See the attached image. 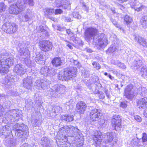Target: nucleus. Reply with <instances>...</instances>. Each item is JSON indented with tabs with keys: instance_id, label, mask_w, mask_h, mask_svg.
<instances>
[{
	"instance_id": "obj_1",
	"label": "nucleus",
	"mask_w": 147,
	"mask_h": 147,
	"mask_svg": "<svg viewBox=\"0 0 147 147\" xmlns=\"http://www.w3.org/2000/svg\"><path fill=\"white\" fill-rule=\"evenodd\" d=\"M85 39L88 42L91 41L93 39V43L96 46L104 47L108 43V41L105 34H97V30L94 28H88L85 32Z\"/></svg>"
},
{
	"instance_id": "obj_2",
	"label": "nucleus",
	"mask_w": 147,
	"mask_h": 147,
	"mask_svg": "<svg viewBox=\"0 0 147 147\" xmlns=\"http://www.w3.org/2000/svg\"><path fill=\"white\" fill-rule=\"evenodd\" d=\"M25 44L24 43H20L17 49L19 52V54L22 56H25L26 57L24 58V62L27 66L29 67H32L33 64L31 62L29 55L30 53L29 51L25 48Z\"/></svg>"
},
{
	"instance_id": "obj_3",
	"label": "nucleus",
	"mask_w": 147,
	"mask_h": 147,
	"mask_svg": "<svg viewBox=\"0 0 147 147\" xmlns=\"http://www.w3.org/2000/svg\"><path fill=\"white\" fill-rule=\"evenodd\" d=\"M16 135L21 138H26L29 134L27 126L23 124L16 123L13 126Z\"/></svg>"
},
{
	"instance_id": "obj_4",
	"label": "nucleus",
	"mask_w": 147,
	"mask_h": 147,
	"mask_svg": "<svg viewBox=\"0 0 147 147\" xmlns=\"http://www.w3.org/2000/svg\"><path fill=\"white\" fill-rule=\"evenodd\" d=\"M14 59L9 57L6 59H3L0 60V73L6 74L8 71V68L14 64Z\"/></svg>"
},
{
	"instance_id": "obj_5",
	"label": "nucleus",
	"mask_w": 147,
	"mask_h": 147,
	"mask_svg": "<svg viewBox=\"0 0 147 147\" xmlns=\"http://www.w3.org/2000/svg\"><path fill=\"white\" fill-rule=\"evenodd\" d=\"M23 4L21 1H18L16 4L11 5L9 8V13L14 15L18 14L25 9L26 6Z\"/></svg>"
},
{
	"instance_id": "obj_6",
	"label": "nucleus",
	"mask_w": 147,
	"mask_h": 147,
	"mask_svg": "<svg viewBox=\"0 0 147 147\" xmlns=\"http://www.w3.org/2000/svg\"><path fill=\"white\" fill-rule=\"evenodd\" d=\"M18 26L13 22H7L2 26V30L6 33L13 34L17 30Z\"/></svg>"
},
{
	"instance_id": "obj_7",
	"label": "nucleus",
	"mask_w": 147,
	"mask_h": 147,
	"mask_svg": "<svg viewBox=\"0 0 147 147\" xmlns=\"http://www.w3.org/2000/svg\"><path fill=\"white\" fill-rule=\"evenodd\" d=\"M65 87L61 84L55 85L50 91H51L50 94L52 97L57 98L59 97V94L63 93L65 90Z\"/></svg>"
},
{
	"instance_id": "obj_8",
	"label": "nucleus",
	"mask_w": 147,
	"mask_h": 147,
	"mask_svg": "<svg viewBox=\"0 0 147 147\" xmlns=\"http://www.w3.org/2000/svg\"><path fill=\"white\" fill-rule=\"evenodd\" d=\"M50 84V81L46 79L41 80H37L35 82L34 86L37 89L45 90L49 87Z\"/></svg>"
},
{
	"instance_id": "obj_9",
	"label": "nucleus",
	"mask_w": 147,
	"mask_h": 147,
	"mask_svg": "<svg viewBox=\"0 0 147 147\" xmlns=\"http://www.w3.org/2000/svg\"><path fill=\"white\" fill-rule=\"evenodd\" d=\"M64 76L67 80L72 79L76 77L77 71L76 68L74 67H69L65 69Z\"/></svg>"
},
{
	"instance_id": "obj_10",
	"label": "nucleus",
	"mask_w": 147,
	"mask_h": 147,
	"mask_svg": "<svg viewBox=\"0 0 147 147\" xmlns=\"http://www.w3.org/2000/svg\"><path fill=\"white\" fill-rule=\"evenodd\" d=\"M62 128L67 133L68 136L75 137L79 134L80 130L77 127L70 125L65 126Z\"/></svg>"
},
{
	"instance_id": "obj_11",
	"label": "nucleus",
	"mask_w": 147,
	"mask_h": 147,
	"mask_svg": "<svg viewBox=\"0 0 147 147\" xmlns=\"http://www.w3.org/2000/svg\"><path fill=\"white\" fill-rule=\"evenodd\" d=\"M40 72L44 76H53L56 73L55 69L51 67L44 66L40 70Z\"/></svg>"
},
{
	"instance_id": "obj_12",
	"label": "nucleus",
	"mask_w": 147,
	"mask_h": 147,
	"mask_svg": "<svg viewBox=\"0 0 147 147\" xmlns=\"http://www.w3.org/2000/svg\"><path fill=\"white\" fill-rule=\"evenodd\" d=\"M33 13L32 11L29 9H28L26 11L21 14L18 18L20 21L23 22H27L32 19Z\"/></svg>"
},
{
	"instance_id": "obj_13",
	"label": "nucleus",
	"mask_w": 147,
	"mask_h": 147,
	"mask_svg": "<svg viewBox=\"0 0 147 147\" xmlns=\"http://www.w3.org/2000/svg\"><path fill=\"white\" fill-rule=\"evenodd\" d=\"M39 46L41 50L45 52L51 50L53 47L52 42L48 40L41 41Z\"/></svg>"
},
{
	"instance_id": "obj_14",
	"label": "nucleus",
	"mask_w": 147,
	"mask_h": 147,
	"mask_svg": "<svg viewBox=\"0 0 147 147\" xmlns=\"http://www.w3.org/2000/svg\"><path fill=\"white\" fill-rule=\"evenodd\" d=\"M101 115L99 110L96 109L92 110L90 112V119L93 121H98L100 119Z\"/></svg>"
},
{
	"instance_id": "obj_15",
	"label": "nucleus",
	"mask_w": 147,
	"mask_h": 147,
	"mask_svg": "<svg viewBox=\"0 0 147 147\" xmlns=\"http://www.w3.org/2000/svg\"><path fill=\"white\" fill-rule=\"evenodd\" d=\"M33 78L30 76H28L24 79L23 86L24 88L28 90H31L32 87Z\"/></svg>"
},
{
	"instance_id": "obj_16",
	"label": "nucleus",
	"mask_w": 147,
	"mask_h": 147,
	"mask_svg": "<svg viewBox=\"0 0 147 147\" xmlns=\"http://www.w3.org/2000/svg\"><path fill=\"white\" fill-rule=\"evenodd\" d=\"M121 121L120 117L118 115H115L113 117L111 121L112 124L116 130V128L118 129L121 127Z\"/></svg>"
},
{
	"instance_id": "obj_17",
	"label": "nucleus",
	"mask_w": 147,
	"mask_h": 147,
	"mask_svg": "<svg viewBox=\"0 0 147 147\" xmlns=\"http://www.w3.org/2000/svg\"><path fill=\"white\" fill-rule=\"evenodd\" d=\"M124 96L129 99L131 100L134 97L135 93L131 86H127L125 91Z\"/></svg>"
},
{
	"instance_id": "obj_18",
	"label": "nucleus",
	"mask_w": 147,
	"mask_h": 147,
	"mask_svg": "<svg viewBox=\"0 0 147 147\" xmlns=\"http://www.w3.org/2000/svg\"><path fill=\"white\" fill-rule=\"evenodd\" d=\"M87 105L85 102L80 101L76 105V110L77 112L81 114H83L86 110Z\"/></svg>"
},
{
	"instance_id": "obj_19",
	"label": "nucleus",
	"mask_w": 147,
	"mask_h": 147,
	"mask_svg": "<svg viewBox=\"0 0 147 147\" xmlns=\"http://www.w3.org/2000/svg\"><path fill=\"white\" fill-rule=\"evenodd\" d=\"M144 60L138 58L136 59L131 64V68L136 70L140 68L144 63Z\"/></svg>"
},
{
	"instance_id": "obj_20",
	"label": "nucleus",
	"mask_w": 147,
	"mask_h": 147,
	"mask_svg": "<svg viewBox=\"0 0 147 147\" xmlns=\"http://www.w3.org/2000/svg\"><path fill=\"white\" fill-rule=\"evenodd\" d=\"M14 69L17 74L19 75L24 74L26 72V69H24L22 64H18L14 67Z\"/></svg>"
},
{
	"instance_id": "obj_21",
	"label": "nucleus",
	"mask_w": 147,
	"mask_h": 147,
	"mask_svg": "<svg viewBox=\"0 0 147 147\" xmlns=\"http://www.w3.org/2000/svg\"><path fill=\"white\" fill-rule=\"evenodd\" d=\"M137 106L140 109H145L147 107V98L144 97L138 101Z\"/></svg>"
},
{
	"instance_id": "obj_22",
	"label": "nucleus",
	"mask_w": 147,
	"mask_h": 147,
	"mask_svg": "<svg viewBox=\"0 0 147 147\" xmlns=\"http://www.w3.org/2000/svg\"><path fill=\"white\" fill-rule=\"evenodd\" d=\"M50 142L47 137H45L41 138L40 143L42 147H51Z\"/></svg>"
},
{
	"instance_id": "obj_23",
	"label": "nucleus",
	"mask_w": 147,
	"mask_h": 147,
	"mask_svg": "<svg viewBox=\"0 0 147 147\" xmlns=\"http://www.w3.org/2000/svg\"><path fill=\"white\" fill-rule=\"evenodd\" d=\"M52 63L53 66L55 67H57L62 65L63 60L60 57H55L52 60Z\"/></svg>"
},
{
	"instance_id": "obj_24",
	"label": "nucleus",
	"mask_w": 147,
	"mask_h": 147,
	"mask_svg": "<svg viewBox=\"0 0 147 147\" xmlns=\"http://www.w3.org/2000/svg\"><path fill=\"white\" fill-rule=\"evenodd\" d=\"M102 133L100 131H97V134L94 135V140L97 145H99L102 142Z\"/></svg>"
},
{
	"instance_id": "obj_25",
	"label": "nucleus",
	"mask_w": 147,
	"mask_h": 147,
	"mask_svg": "<svg viewBox=\"0 0 147 147\" xmlns=\"http://www.w3.org/2000/svg\"><path fill=\"white\" fill-rule=\"evenodd\" d=\"M136 41L140 45L144 47L147 46V42L145 39L139 36H137L135 37Z\"/></svg>"
},
{
	"instance_id": "obj_26",
	"label": "nucleus",
	"mask_w": 147,
	"mask_h": 147,
	"mask_svg": "<svg viewBox=\"0 0 147 147\" xmlns=\"http://www.w3.org/2000/svg\"><path fill=\"white\" fill-rule=\"evenodd\" d=\"M35 61L38 64H44V59L40 54L39 53L37 54L35 57Z\"/></svg>"
},
{
	"instance_id": "obj_27",
	"label": "nucleus",
	"mask_w": 147,
	"mask_h": 147,
	"mask_svg": "<svg viewBox=\"0 0 147 147\" xmlns=\"http://www.w3.org/2000/svg\"><path fill=\"white\" fill-rule=\"evenodd\" d=\"M142 142L140 141V139H139L137 138H134L131 140V144L134 146H139L142 145Z\"/></svg>"
},
{
	"instance_id": "obj_28",
	"label": "nucleus",
	"mask_w": 147,
	"mask_h": 147,
	"mask_svg": "<svg viewBox=\"0 0 147 147\" xmlns=\"http://www.w3.org/2000/svg\"><path fill=\"white\" fill-rule=\"evenodd\" d=\"M113 134L110 133H107L104 137L106 143L111 142L113 140Z\"/></svg>"
},
{
	"instance_id": "obj_29",
	"label": "nucleus",
	"mask_w": 147,
	"mask_h": 147,
	"mask_svg": "<svg viewBox=\"0 0 147 147\" xmlns=\"http://www.w3.org/2000/svg\"><path fill=\"white\" fill-rule=\"evenodd\" d=\"M44 12L45 16L48 18L54 13V9L53 8H46L44 9Z\"/></svg>"
},
{
	"instance_id": "obj_30",
	"label": "nucleus",
	"mask_w": 147,
	"mask_h": 147,
	"mask_svg": "<svg viewBox=\"0 0 147 147\" xmlns=\"http://www.w3.org/2000/svg\"><path fill=\"white\" fill-rule=\"evenodd\" d=\"M9 114L10 116H12L15 118L16 117H20V116L21 115V113L19 111L15 109L11 110L9 112Z\"/></svg>"
},
{
	"instance_id": "obj_31",
	"label": "nucleus",
	"mask_w": 147,
	"mask_h": 147,
	"mask_svg": "<svg viewBox=\"0 0 147 147\" xmlns=\"http://www.w3.org/2000/svg\"><path fill=\"white\" fill-rule=\"evenodd\" d=\"M5 141V144L8 146L11 147L15 145V141L13 138L7 139Z\"/></svg>"
},
{
	"instance_id": "obj_32",
	"label": "nucleus",
	"mask_w": 147,
	"mask_h": 147,
	"mask_svg": "<svg viewBox=\"0 0 147 147\" xmlns=\"http://www.w3.org/2000/svg\"><path fill=\"white\" fill-rule=\"evenodd\" d=\"M0 82L4 85H10V78L8 76H6L3 79H1Z\"/></svg>"
},
{
	"instance_id": "obj_33",
	"label": "nucleus",
	"mask_w": 147,
	"mask_h": 147,
	"mask_svg": "<svg viewBox=\"0 0 147 147\" xmlns=\"http://www.w3.org/2000/svg\"><path fill=\"white\" fill-rule=\"evenodd\" d=\"M140 73L142 76L144 78H147V65H144L141 69Z\"/></svg>"
},
{
	"instance_id": "obj_34",
	"label": "nucleus",
	"mask_w": 147,
	"mask_h": 147,
	"mask_svg": "<svg viewBox=\"0 0 147 147\" xmlns=\"http://www.w3.org/2000/svg\"><path fill=\"white\" fill-rule=\"evenodd\" d=\"M140 22L143 27L147 28V16H144L143 17Z\"/></svg>"
},
{
	"instance_id": "obj_35",
	"label": "nucleus",
	"mask_w": 147,
	"mask_h": 147,
	"mask_svg": "<svg viewBox=\"0 0 147 147\" xmlns=\"http://www.w3.org/2000/svg\"><path fill=\"white\" fill-rule=\"evenodd\" d=\"M139 91L140 93V95L142 96H145L147 94V89L145 87L139 88Z\"/></svg>"
},
{
	"instance_id": "obj_36",
	"label": "nucleus",
	"mask_w": 147,
	"mask_h": 147,
	"mask_svg": "<svg viewBox=\"0 0 147 147\" xmlns=\"http://www.w3.org/2000/svg\"><path fill=\"white\" fill-rule=\"evenodd\" d=\"M124 20L126 24H127L131 23L133 21L132 18L127 15H126L125 16L124 18Z\"/></svg>"
},
{
	"instance_id": "obj_37",
	"label": "nucleus",
	"mask_w": 147,
	"mask_h": 147,
	"mask_svg": "<svg viewBox=\"0 0 147 147\" xmlns=\"http://www.w3.org/2000/svg\"><path fill=\"white\" fill-rule=\"evenodd\" d=\"M70 61L73 63L75 65H76L77 67L79 68L82 67L80 63L77 60H75L73 58H71L70 59Z\"/></svg>"
},
{
	"instance_id": "obj_38",
	"label": "nucleus",
	"mask_w": 147,
	"mask_h": 147,
	"mask_svg": "<svg viewBox=\"0 0 147 147\" xmlns=\"http://www.w3.org/2000/svg\"><path fill=\"white\" fill-rule=\"evenodd\" d=\"M58 78L59 80L63 81L64 80L67 81L66 79V77L64 76V71L63 72H60L59 73L58 75Z\"/></svg>"
},
{
	"instance_id": "obj_39",
	"label": "nucleus",
	"mask_w": 147,
	"mask_h": 147,
	"mask_svg": "<svg viewBox=\"0 0 147 147\" xmlns=\"http://www.w3.org/2000/svg\"><path fill=\"white\" fill-rule=\"evenodd\" d=\"M24 2L21 1V2L23 3V5H24L25 6L26 4H28L29 6H33L34 5V2L33 0H23Z\"/></svg>"
},
{
	"instance_id": "obj_40",
	"label": "nucleus",
	"mask_w": 147,
	"mask_h": 147,
	"mask_svg": "<svg viewBox=\"0 0 147 147\" xmlns=\"http://www.w3.org/2000/svg\"><path fill=\"white\" fill-rule=\"evenodd\" d=\"M114 64L117 65L119 67H121L123 69H125L126 68L125 65L123 63L118 61H115L114 62Z\"/></svg>"
},
{
	"instance_id": "obj_41",
	"label": "nucleus",
	"mask_w": 147,
	"mask_h": 147,
	"mask_svg": "<svg viewBox=\"0 0 147 147\" xmlns=\"http://www.w3.org/2000/svg\"><path fill=\"white\" fill-rule=\"evenodd\" d=\"M40 123L39 120L36 119H33L31 120V123L33 127H36L38 126L39 125V123Z\"/></svg>"
},
{
	"instance_id": "obj_42",
	"label": "nucleus",
	"mask_w": 147,
	"mask_h": 147,
	"mask_svg": "<svg viewBox=\"0 0 147 147\" xmlns=\"http://www.w3.org/2000/svg\"><path fill=\"white\" fill-rule=\"evenodd\" d=\"M111 20L112 23L115 26H116L117 27L119 28L120 30H122V31L124 32V30L123 28L121 27L119 25L117 24V22L113 18H111Z\"/></svg>"
},
{
	"instance_id": "obj_43",
	"label": "nucleus",
	"mask_w": 147,
	"mask_h": 147,
	"mask_svg": "<svg viewBox=\"0 0 147 147\" xmlns=\"http://www.w3.org/2000/svg\"><path fill=\"white\" fill-rule=\"evenodd\" d=\"M7 6L3 3H0V12L4 11L6 9Z\"/></svg>"
},
{
	"instance_id": "obj_44",
	"label": "nucleus",
	"mask_w": 147,
	"mask_h": 147,
	"mask_svg": "<svg viewBox=\"0 0 147 147\" xmlns=\"http://www.w3.org/2000/svg\"><path fill=\"white\" fill-rule=\"evenodd\" d=\"M140 4V3L138 2H131L130 3L131 7L132 8L134 9L135 8H136L137 7V6L139 5V4Z\"/></svg>"
},
{
	"instance_id": "obj_45",
	"label": "nucleus",
	"mask_w": 147,
	"mask_h": 147,
	"mask_svg": "<svg viewBox=\"0 0 147 147\" xmlns=\"http://www.w3.org/2000/svg\"><path fill=\"white\" fill-rule=\"evenodd\" d=\"M94 79V83L95 84L98 86L100 87H101V85L99 83V80L98 79V78L97 76H95Z\"/></svg>"
},
{
	"instance_id": "obj_46",
	"label": "nucleus",
	"mask_w": 147,
	"mask_h": 147,
	"mask_svg": "<svg viewBox=\"0 0 147 147\" xmlns=\"http://www.w3.org/2000/svg\"><path fill=\"white\" fill-rule=\"evenodd\" d=\"M140 6L139 7H136V8H135V10L137 12H140L143 9H144L146 8V7L142 5V4H140Z\"/></svg>"
},
{
	"instance_id": "obj_47",
	"label": "nucleus",
	"mask_w": 147,
	"mask_h": 147,
	"mask_svg": "<svg viewBox=\"0 0 147 147\" xmlns=\"http://www.w3.org/2000/svg\"><path fill=\"white\" fill-rule=\"evenodd\" d=\"M92 65L96 69H99L100 68V64L96 62H93L92 63Z\"/></svg>"
},
{
	"instance_id": "obj_48",
	"label": "nucleus",
	"mask_w": 147,
	"mask_h": 147,
	"mask_svg": "<svg viewBox=\"0 0 147 147\" xmlns=\"http://www.w3.org/2000/svg\"><path fill=\"white\" fill-rule=\"evenodd\" d=\"M117 49V48L116 47L115 45L111 46V47L108 49V51L110 52H113L115 51Z\"/></svg>"
},
{
	"instance_id": "obj_49",
	"label": "nucleus",
	"mask_w": 147,
	"mask_h": 147,
	"mask_svg": "<svg viewBox=\"0 0 147 147\" xmlns=\"http://www.w3.org/2000/svg\"><path fill=\"white\" fill-rule=\"evenodd\" d=\"M69 35L70 37V39L76 43V37L75 36L74 33L73 32L71 33V34Z\"/></svg>"
},
{
	"instance_id": "obj_50",
	"label": "nucleus",
	"mask_w": 147,
	"mask_h": 147,
	"mask_svg": "<svg viewBox=\"0 0 147 147\" xmlns=\"http://www.w3.org/2000/svg\"><path fill=\"white\" fill-rule=\"evenodd\" d=\"M32 102L30 100H27L26 102V107H32L33 106L32 105Z\"/></svg>"
},
{
	"instance_id": "obj_51",
	"label": "nucleus",
	"mask_w": 147,
	"mask_h": 147,
	"mask_svg": "<svg viewBox=\"0 0 147 147\" xmlns=\"http://www.w3.org/2000/svg\"><path fill=\"white\" fill-rule=\"evenodd\" d=\"M74 120L73 117L71 115H67L66 121H71Z\"/></svg>"
},
{
	"instance_id": "obj_52",
	"label": "nucleus",
	"mask_w": 147,
	"mask_h": 147,
	"mask_svg": "<svg viewBox=\"0 0 147 147\" xmlns=\"http://www.w3.org/2000/svg\"><path fill=\"white\" fill-rule=\"evenodd\" d=\"M72 15L75 18L78 19H80L81 18V16L77 12H73L72 14Z\"/></svg>"
},
{
	"instance_id": "obj_53",
	"label": "nucleus",
	"mask_w": 147,
	"mask_h": 147,
	"mask_svg": "<svg viewBox=\"0 0 147 147\" xmlns=\"http://www.w3.org/2000/svg\"><path fill=\"white\" fill-rule=\"evenodd\" d=\"M143 142H145L147 141V135L146 133H143L142 138Z\"/></svg>"
},
{
	"instance_id": "obj_54",
	"label": "nucleus",
	"mask_w": 147,
	"mask_h": 147,
	"mask_svg": "<svg viewBox=\"0 0 147 147\" xmlns=\"http://www.w3.org/2000/svg\"><path fill=\"white\" fill-rule=\"evenodd\" d=\"M63 12V11L61 9H57L55 11V15L61 14Z\"/></svg>"
},
{
	"instance_id": "obj_55",
	"label": "nucleus",
	"mask_w": 147,
	"mask_h": 147,
	"mask_svg": "<svg viewBox=\"0 0 147 147\" xmlns=\"http://www.w3.org/2000/svg\"><path fill=\"white\" fill-rule=\"evenodd\" d=\"M98 96L99 98L100 99H103L105 98V96L104 93L102 92H100L99 94H98Z\"/></svg>"
},
{
	"instance_id": "obj_56",
	"label": "nucleus",
	"mask_w": 147,
	"mask_h": 147,
	"mask_svg": "<svg viewBox=\"0 0 147 147\" xmlns=\"http://www.w3.org/2000/svg\"><path fill=\"white\" fill-rule=\"evenodd\" d=\"M134 117L135 120L138 122H141L142 120L141 117L138 115H135Z\"/></svg>"
},
{
	"instance_id": "obj_57",
	"label": "nucleus",
	"mask_w": 147,
	"mask_h": 147,
	"mask_svg": "<svg viewBox=\"0 0 147 147\" xmlns=\"http://www.w3.org/2000/svg\"><path fill=\"white\" fill-rule=\"evenodd\" d=\"M20 147H34V146L33 145L32 146L30 145L28 143H25L23 144Z\"/></svg>"
},
{
	"instance_id": "obj_58",
	"label": "nucleus",
	"mask_w": 147,
	"mask_h": 147,
	"mask_svg": "<svg viewBox=\"0 0 147 147\" xmlns=\"http://www.w3.org/2000/svg\"><path fill=\"white\" fill-rule=\"evenodd\" d=\"M5 129V127H3L0 129V136L3 134L5 133L4 130Z\"/></svg>"
},
{
	"instance_id": "obj_59",
	"label": "nucleus",
	"mask_w": 147,
	"mask_h": 147,
	"mask_svg": "<svg viewBox=\"0 0 147 147\" xmlns=\"http://www.w3.org/2000/svg\"><path fill=\"white\" fill-rule=\"evenodd\" d=\"M120 106L121 107L123 108H125L127 107V105L125 102H122L120 104Z\"/></svg>"
},
{
	"instance_id": "obj_60",
	"label": "nucleus",
	"mask_w": 147,
	"mask_h": 147,
	"mask_svg": "<svg viewBox=\"0 0 147 147\" xmlns=\"http://www.w3.org/2000/svg\"><path fill=\"white\" fill-rule=\"evenodd\" d=\"M3 107L2 106L0 105V117H1L3 115Z\"/></svg>"
},
{
	"instance_id": "obj_61",
	"label": "nucleus",
	"mask_w": 147,
	"mask_h": 147,
	"mask_svg": "<svg viewBox=\"0 0 147 147\" xmlns=\"http://www.w3.org/2000/svg\"><path fill=\"white\" fill-rule=\"evenodd\" d=\"M58 113V112H57L56 110H55L54 112H51L50 113L51 115V114H52V116H51L52 117H53L55 116L57 114V113Z\"/></svg>"
},
{
	"instance_id": "obj_62",
	"label": "nucleus",
	"mask_w": 147,
	"mask_h": 147,
	"mask_svg": "<svg viewBox=\"0 0 147 147\" xmlns=\"http://www.w3.org/2000/svg\"><path fill=\"white\" fill-rule=\"evenodd\" d=\"M105 92L106 94V96L108 98H110V95L108 93V90L107 89H105Z\"/></svg>"
},
{
	"instance_id": "obj_63",
	"label": "nucleus",
	"mask_w": 147,
	"mask_h": 147,
	"mask_svg": "<svg viewBox=\"0 0 147 147\" xmlns=\"http://www.w3.org/2000/svg\"><path fill=\"white\" fill-rule=\"evenodd\" d=\"M67 116V115H61V119L62 120L66 121Z\"/></svg>"
},
{
	"instance_id": "obj_64",
	"label": "nucleus",
	"mask_w": 147,
	"mask_h": 147,
	"mask_svg": "<svg viewBox=\"0 0 147 147\" xmlns=\"http://www.w3.org/2000/svg\"><path fill=\"white\" fill-rule=\"evenodd\" d=\"M84 50L89 53H91L92 51V50L88 47H86Z\"/></svg>"
}]
</instances>
